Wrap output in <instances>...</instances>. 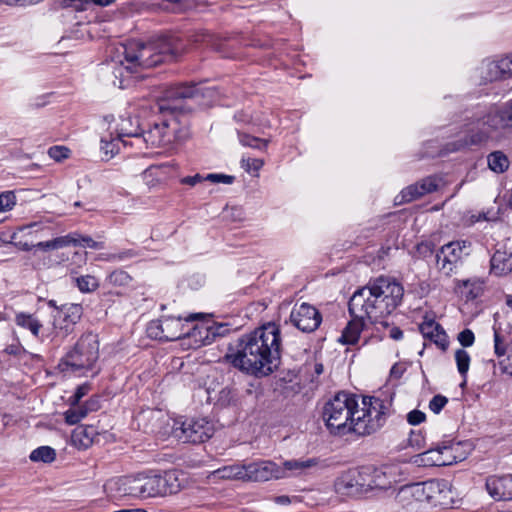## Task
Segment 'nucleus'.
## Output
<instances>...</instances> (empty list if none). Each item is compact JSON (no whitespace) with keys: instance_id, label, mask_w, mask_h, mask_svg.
<instances>
[{"instance_id":"a878e982","label":"nucleus","mask_w":512,"mask_h":512,"mask_svg":"<svg viewBox=\"0 0 512 512\" xmlns=\"http://www.w3.org/2000/svg\"><path fill=\"white\" fill-rule=\"evenodd\" d=\"M97 401H89L86 405H71V407L64 413L65 422L68 425L78 424L85 418L89 411L96 410Z\"/></svg>"},{"instance_id":"052dcab7","label":"nucleus","mask_w":512,"mask_h":512,"mask_svg":"<svg viewBox=\"0 0 512 512\" xmlns=\"http://www.w3.org/2000/svg\"><path fill=\"white\" fill-rule=\"evenodd\" d=\"M224 215L226 218H230L233 221H241L243 219V211L241 208L237 207L225 209Z\"/></svg>"},{"instance_id":"3c124183","label":"nucleus","mask_w":512,"mask_h":512,"mask_svg":"<svg viewBox=\"0 0 512 512\" xmlns=\"http://www.w3.org/2000/svg\"><path fill=\"white\" fill-rule=\"evenodd\" d=\"M69 149L64 146H53L49 148L48 155L55 161H62L69 155Z\"/></svg>"},{"instance_id":"c03bdc74","label":"nucleus","mask_w":512,"mask_h":512,"mask_svg":"<svg viewBox=\"0 0 512 512\" xmlns=\"http://www.w3.org/2000/svg\"><path fill=\"white\" fill-rule=\"evenodd\" d=\"M16 204V196L12 191L0 194V213L11 210Z\"/></svg>"},{"instance_id":"4468645a","label":"nucleus","mask_w":512,"mask_h":512,"mask_svg":"<svg viewBox=\"0 0 512 512\" xmlns=\"http://www.w3.org/2000/svg\"><path fill=\"white\" fill-rule=\"evenodd\" d=\"M246 482L279 480L283 476L280 466L270 460H259L246 464Z\"/></svg>"},{"instance_id":"7c9ffc66","label":"nucleus","mask_w":512,"mask_h":512,"mask_svg":"<svg viewBox=\"0 0 512 512\" xmlns=\"http://www.w3.org/2000/svg\"><path fill=\"white\" fill-rule=\"evenodd\" d=\"M95 434L96 431L92 426H79L73 431L72 440L75 444L78 443L81 447L87 448L92 444Z\"/></svg>"},{"instance_id":"13d9d810","label":"nucleus","mask_w":512,"mask_h":512,"mask_svg":"<svg viewBox=\"0 0 512 512\" xmlns=\"http://www.w3.org/2000/svg\"><path fill=\"white\" fill-rule=\"evenodd\" d=\"M263 164L264 163L261 159H242V167H244L246 171H257L263 166Z\"/></svg>"},{"instance_id":"6e6552de","label":"nucleus","mask_w":512,"mask_h":512,"mask_svg":"<svg viewBox=\"0 0 512 512\" xmlns=\"http://www.w3.org/2000/svg\"><path fill=\"white\" fill-rule=\"evenodd\" d=\"M471 253V243L466 240L451 241L436 253V266L443 275L450 277L462 266Z\"/></svg>"},{"instance_id":"a211bd4d","label":"nucleus","mask_w":512,"mask_h":512,"mask_svg":"<svg viewBox=\"0 0 512 512\" xmlns=\"http://www.w3.org/2000/svg\"><path fill=\"white\" fill-rule=\"evenodd\" d=\"M167 127L168 124L165 117L160 122H154L148 130H141L140 144L146 143L150 147L171 144V137L168 134Z\"/></svg>"},{"instance_id":"9b49d317","label":"nucleus","mask_w":512,"mask_h":512,"mask_svg":"<svg viewBox=\"0 0 512 512\" xmlns=\"http://www.w3.org/2000/svg\"><path fill=\"white\" fill-rule=\"evenodd\" d=\"M175 436L184 442L202 443L210 439L214 433L213 424L204 418L184 421L174 430Z\"/></svg>"},{"instance_id":"bb28decb","label":"nucleus","mask_w":512,"mask_h":512,"mask_svg":"<svg viewBox=\"0 0 512 512\" xmlns=\"http://www.w3.org/2000/svg\"><path fill=\"white\" fill-rule=\"evenodd\" d=\"M440 460H441V466H448L452 465L453 463H456L458 461H461L464 459V457L458 456L456 452L460 448L459 442H443L442 444L437 445Z\"/></svg>"},{"instance_id":"6ab92c4d","label":"nucleus","mask_w":512,"mask_h":512,"mask_svg":"<svg viewBox=\"0 0 512 512\" xmlns=\"http://www.w3.org/2000/svg\"><path fill=\"white\" fill-rule=\"evenodd\" d=\"M439 179L428 176L402 190V201L411 202L438 189Z\"/></svg>"},{"instance_id":"e2e57ef3","label":"nucleus","mask_w":512,"mask_h":512,"mask_svg":"<svg viewBox=\"0 0 512 512\" xmlns=\"http://www.w3.org/2000/svg\"><path fill=\"white\" fill-rule=\"evenodd\" d=\"M35 247L44 251L55 250V244L53 242V239L49 241L38 242L35 244Z\"/></svg>"},{"instance_id":"37998d69","label":"nucleus","mask_w":512,"mask_h":512,"mask_svg":"<svg viewBox=\"0 0 512 512\" xmlns=\"http://www.w3.org/2000/svg\"><path fill=\"white\" fill-rule=\"evenodd\" d=\"M162 328V319L151 321L147 326V334L150 338L164 341L165 335Z\"/></svg>"},{"instance_id":"412c9836","label":"nucleus","mask_w":512,"mask_h":512,"mask_svg":"<svg viewBox=\"0 0 512 512\" xmlns=\"http://www.w3.org/2000/svg\"><path fill=\"white\" fill-rule=\"evenodd\" d=\"M152 45L157 47L156 54L163 58V62L174 60L183 51L181 41L173 36H163Z\"/></svg>"},{"instance_id":"de8ad7c7","label":"nucleus","mask_w":512,"mask_h":512,"mask_svg":"<svg viewBox=\"0 0 512 512\" xmlns=\"http://www.w3.org/2000/svg\"><path fill=\"white\" fill-rule=\"evenodd\" d=\"M137 255H138V253L135 250L128 249V250H124V251H121V252H118V253L108 254L105 259L107 261L120 262V261H124V260H127V259L134 258Z\"/></svg>"},{"instance_id":"f03ea898","label":"nucleus","mask_w":512,"mask_h":512,"mask_svg":"<svg viewBox=\"0 0 512 512\" xmlns=\"http://www.w3.org/2000/svg\"><path fill=\"white\" fill-rule=\"evenodd\" d=\"M224 359L233 367L251 375H269L279 365L282 337L278 325L269 322L242 335L235 349Z\"/></svg>"},{"instance_id":"cd10ccee","label":"nucleus","mask_w":512,"mask_h":512,"mask_svg":"<svg viewBox=\"0 0 512 512\" xmlns=\"http://www.w3.org/2000/svg\"><path fill=\"white\" fill-rule=\"evenodd\" d=\"M59 312L63 316V321L67 323L65 327L66 333H70L72 331L71 326L81 319L83 308L80 304H64L59 308Z\"/></svg>"},{"instance_id":"338daca9","label":"nucleus","mask_w":512,"mask_h":512,"mask_svg":"<svg viewBox=\"0 0 512 512\" xmlns=\"http://www.w3.org/2000/svg\"><path fill=\"white\" fill-rule=\"evenodd\" d=\"M15 245L20 249V250H23V251H30L32 248L35 247V244L31 243L29 244L28 242L26 241H17L15 242Z\"/></svg>"},{"instance_id":"5fc2aeb1","label":"nucleus","mask_w":512,"mask_h":512,"mask_svg":"<svg viewBox=\"0 0 512 512\" xmlns=\"http://www.w3.org/2000/svg\"><path fill=\"white\" fill-rule=\"evenodd\" d=\"M425 419V413L417 409L412 410L407 414V421L410 425H419L423 423Z\"/></svg>"},{"instance_id":"ea45409f","label":"nucleus","mask_w":512,"mask_h":512,"mask_svg":"<svg viewBox=\"0 0 512 512\" xmlns=\"http://www.w3.org/2000/svg\"><path fill=\"white\" fill-rule=\"evenodd\" d=\"M131 276L124 270L117 269L109 274L107 281L113 286H126L131 282Z\"/></svg>"},{"instance_id":"20e7f679","label":"nucleus","mask_w":512,"mask_h":512,"mask_svg":"<svg viewBox=\"0 0 512 512\" xmlns=\"http://www.w3.org/2000/svg\"><path fill=\"white\" fill-rule=\"evenodd\" d=\"M403 294L404 288L395 279L380 276L353 293L348 303L349 314L376 323L400 305Z\"/></svg>"},{"instance_id":"69168bd1","label":"nucleus","mask_w":512,"mask_h":512,"mask_svg":"<svg viewBox=\"0 0 512 512\" xmlns=\"http://www.w3.org/2000/svg\"><path fill=\"white\" fill-rule=\"evenodd\" d=\"M403 369L399 364H394L390 370V374L394 378H400L402 376Z\"/></svg>"},{"instance_id":"bf43d9fd","label":"nucleus","mask_w":512,"mask_h":512,"mask_svg":"<svg viewBox=\"0 0 512 512\" xmlns=\"http://www.w3.org/2000/svg\"><path fill=\"white\" fill-rule=\"evenodd\" d=\"M79 246H87L92 249H102L104 247V243L94 241L91 237L83 236L80 234V245Z\"/></svg>"},{"instance_id":"4d7b16f0","label":"nucleus","mask_w":512,"mask_h":512,"mask_svg":"<svg viewBox=\"0 0 512 512\" xmlns=\"http://www.w3.org/2000/svg\"><path fill=\"white\" fill-rule=\"evenodd\" d=\"M89 389L90 387L87 384L79 386L76 389L75 394L70 398V404L73 406L77 405L79 401L82 399V397H84L88 393Z\"/></svg>"},{"instance_id":"680f3d73","label":"nucleus","mask_w":512,"mask_h":512,"mask_svg":"<svg viewBox=\"0 0 512 512\" xmlns=\"http://www.w3.org/2000/svg\"><path fill=\"white\" fill-rule=\"evenodd\" d=\"M203 180H206L204 177H202L200 174H195L193 176H186L181 179L182 184L195 186L196 184L202 182Z\"/></svg>"},{"instance_id":"72a5a7b5","label":"nucleus","mask_w":512,"mask_h":512,"mask_svg":"<svg viewBox=\"0 0 512 512\" xmlns=\"http://www.w3.org/2000/svg\"><path fill=\"white\" fill-rule=\"evenodd\" d=\"M489 168L496 173H503L509 167V160L502 151H494L487 157Z\"/></svg>"},{"instance_id":"2f4dec72","label":"nucleus","mask_w":512,"mask_h":512,"mask_svg":"<svg viewBox=\"0 0 512 512\" xmlns=\"http://www.w3.org/2000/svg\"><path fill=\"white\" fill-rule=\"evenodd\" d=\"M15 322L18 326L28 329L34 336H38L42 324L32 314L18 313L15 316Z\"/></svg>"},{"instance_id":"f3484780","label":"nucleus","mask_w":512,"mask_h":512,"mask_svg":"<svg viewBox=\"0 0 512 512\" xmlns=\"http://www.w3.org/2000/svg\"><path fill=\"white\" fill-rule=\"evenodd\" d=\"M486 489L496 501L512 500V475L490 476L486 480Z\"/></svg>"},{"instance_id":"8fccbe9b","label":"nucleus","mask_w":512,"mask_h":512,"mask_svg":"<svg viewBox=\"0 0 512 512\" xmlns=\"http://www.w3.org/2000/svg\"><path fill=\"white\" fill-rule=\"evenodd\" d=\"M448 399L443 395H435L429 402V408L430 410L438 414L441 412V410L444 408V406L447 404Z\"/></svg>"},{"instance_id":"9d476101","label":"nucleus","mask_w":512,"mask_h":512,"mask_svg":"<svg viewBox=\"0 0 512 512\" xmlns=\"http://www.w3.org/2000/svg\"><path fill=\"white\" fill-rule=\"evenodd\" d=\"M143 498H152L175 494L179 491V483L174 472L164 475H142Z\"/></svg>"},{"instance_id":"0e129e2a","label":"nucleus","mask_w":512,"mask_h":512,"mask_svg":"<svg viewBox=\"0 0 512 512\" xmlns=\"http://www.w3.org/2000/svg\"><path fill=\"white\" fill-rule=\"evenodd\" d=\"M389 337L393 340H401L403 338V331L399 327H392L389 332Z\"/></svg>"},{"instance_id":"58836bf2","label":"nucleus","mask_w":512,"mask_h":512,"mask_svg":"<svg viewBox=\"0 0 512 512\" xmlns=\"http://www.w3.org/2000/svg\"><path fill=\"white\" fill-rule=\"evenodd\" d=\"M75 281L79 290L84 293L93 292L99 286L98 280L92 275L77 277Z\"/></svg>"},{"instance_id":"b1692460","label":"nucleus","mask_w":512,"mask_h":512,"mask_svg":"<svg viewBox=\"0 0 512 512\" xmlns=\"http://www.w3.org/2000/svg\"><path fill=\"white\" fill-rule=\"evenodd\" d=\"M164 331V341H175L180 338L190 336V329H185V324L181 317L162 318Z\"/></svg>"},{"instance_id":"1a4fd4ad","label":"nucleus","mask_w":512,"mask_h":512,"mask_svg":"<svg viewBox=\"0 0 512 512\" xmlns=\"http://www.w3.org/2000/svg\"><path fill=\"white\" fill-rule=\"evenodd\" d=\"M157 47L152 43L130 42L124 47L125 68L136 72L137 68H151L163 63V58L156 54Z\"/></svg>"},{"instance_id":"c9c22d12","label":"nucleus","mask_w":512,"mask_h":512,"mask_svg":"<svg viewBox=\"0 0 512 512\" xmlns=\"http://www.w3.org/2000/svg\"><path fill=\"white\" fill-rule=\"evenodd\" d=\"M131 125L130 118L122 119L121 124L118 129L117 136L121 139L125 138H134L137 145H140L141 141V129L137 126L135 128L127 127Z\"/></svg>"},{"instance_id":"2eb2a0df","label":"nucleus","mask_w":512,"mask_h":512,"mask_svg":"<svg viewBox=\"0 0 512 512\" xmlns=\"http://www.w3.org/2000/svg\"><path fill=\"white\" fill-rule=\"evenodd\" d=\"M107 487L118 497L143 498L142 475L125 476L108 482Z\"/></svg>"},{"instance_id":"473e14b6","label":"nucleus","mask_w":512,"mask_h":512,"mask_svg":"<svg viewBox=\"0 0 512 512\" xmlns=\"http://www.w3.org/2000/svg\"><path fill=\"white\" fill-rule=\"evenodd\" d=\"M121 144L123 146H126L128 144V141L126 139H121L118 136L113 137L112 135H110L109 139H101V150L103 151L107 159H110L119 152Z\"/></svg>"},{"instance_id":"49530a36","label":"nucleus","mask_w":512,"mask_h":512,"mask_svg":"<svg viewBox=\"0 0 512 512\" xmlns=\"http://www.w3.org/2000/svg\"><path fill=\"white\" fill-rule=\"evenodd\" d=\"M214 41L215 36L208 31H201L193 36V42L216 48Z\"/></svg>"},{"instance_id":"f8f14e48","label":"nucleus","mask_w":512,"mask_h":512,"mask_svg":"<svg viewBox=\"0 0 512 512\" xmlns=\"http://www.w3.org/2000/svg\"><path fill=\"white\" fill-rule=\"evenodd\" d=\"M362 472L365 478V490L389 489L398 481L397 466L363 467Z\"/></svg>"},{"instance_id":"a19ab883","label":"nucleus","mask_w":512,"mask_h":512,"mask_svg":"<svg viewBox=\"0 0 512 512\" xmlns=\"http://www.w3.org/2000/svg\"><path fill=\"white\" fill-rule=\"evenodd\" d=\"M53 242L55 244V250L63 248V247H67L70 245L78 246V245H80V234L77 232H73V233L67 234L65 236H60V237L54 238Z\"/></svg>"},{"instance_id":"603ef678","label":"nucleus","mask_w":512,"mask_h":512,"mask_svg":"<svg viewBox=\"0 0 512 512\" xmlns=\"http://www.w3.org/2000/svg\"><path fill=\"white\" fill-rule=\"evenodd\" d=\"M494 351L498 357H501L506 353L504 339L497 329H494Z\"/></svg>"},{"instance_id":"79ce46f5","label":"nucleus","mask_w":512,"mask_h":512,"mask_svg":"<svg viewBox=\"0 0 512 512\" xmlns=\"http://www.w3.org/2000/svg\"><path fill=\"white\" fill-rule=\"evenodd\" d=\"M238 136L239 141L243 146H248L256 149H263L268 144L267 140L254 137L246 133H239Z\"/></svg>"},{"instance_id":"e433bc0d","label":"nucleus","mask_w":512,"mask_h":512,"mask_svg":"<svg viewBox=\"0 0 512 512\" xmlns=\"http://www.w3.org/2000/svg\"><path fill=\"white\" fill-rule=\"evenodd\" d=\"M56 452L49 446H41L34 449L29 458L32 462L51 463L55 460Z\"/></svg>"},{"instance_id":"dca6fc26","label":"nucleus","mask_w":512,"mask_h":512,"mask_svg":"<svg viewBox=\"0 0 512 512\" xmlns=\"http://www.w3.org/2000/svg\"><path fill=\"white\" fill-rule=\"evenodd\" d=\"M365 478L361 470H349L334 483L335 491L341 495H353L365 490Z\"/></svg>"},{"instance_id":"c85d7f7f","label":"nucleus","mask_w":512,"mask_h":512,"mask_svg":"<svg viewBox=\"0 0 512 512\" xmlns=\"http://www.w3.org/2000/svg\"><path fill=\"white\" fill-rule=\"evenodd\" d=\"M438 448H431L411 458V462L418 467L441 466Z\"/></svg>"},{"instance_id":"39448f33","label":"nucleus","mask_w":512,"mask_h":512,"mask_svg":"<svg viewBox=\"0 0 512 512\" xmlns=\"http://www.w3.org/2000/svg\"><path fill=\"white\" fill-rule=\"evenodd\" d=\"M512 130V100L502 107L477 106L465 111L463 117L464 136L448 144V150L458 151L488 141L493 135Z\"/></svg>"},{"instance_id":"ddd939ff","label":"nucleus","mask_w":512,"mask_h":512,"mask_svg":"<svg viewBox=\"0 0 512 512\" xmlns=\"http://www.w3.org/2000/svg\"><path fill=\"white\" fill-rule=\"evenodd\" d=\"M290 321L300 331L310 333L320 326L322 315L316 307L304 302L293 307Z\"/></svg>"},{"instance_id":"0eeeda50","label":"nucleus","mask_w":512,"mask_h":512,"mask_svg":"<svg viewBox=\"0 0 512 512\" xmlns=\"http://www.w3.org/2000/svg\"><path fill=\"white\" fill-rule=\"evenodd\" d=\"M99 359L98 336L91 332L83 334L59 363L62 372L85 374L93 370Z\"/></svg>"},{"instance_id":"5701e85b","label":"nucleus","mask_w":512,"mask_h":512,"mask_svg":"<svg viewBox=\"0 0 512 512\" xmlns=\"http://www.w3.org/2000/svg\"><path fill=\"white\" fill-rule=\"evenodd\" d=\"M317 464L318 460L316 458L292 459L284 461L283 465L280 466V470L283 471V476H281V479L304 475L309 469L315 467Z\"/></svg>"},{"instance_id":"423d86ee","label":"nucleus","mask_w":512,"mask_h":512,"mask_svg":"<svg viewBox=\"0 0 512 512\" xmlns=\"http://www.w3.org/2000/svg\"><path fill=\"white\" fill-rule=\"evenodd\" d=\"M454 496L452 486L447 480L431 479L402 486L396 495V499L403 505H409L412 501H417L449 508L454 504Z\"/></svg>"},{"instance_id":"f704fd0d","label":"nucleus","mask_w":512,"mask_h":512,"mask_svg":"<svg viewBox=\"0 0 512 512\" xmlns=\"http://www.w3.org/2000/svg\"><path fill=\"white\" fill-rule=\"evenodd\" d=\"M481 77L485 82L504 80L496 60L488 61L481 68Z\"/></svg>"},{"instance_id":"4c0bfd02","label":"nucleus","mask_w":512,"mask_h":512,"mask_svg":"<svg viewBox=\"0 0 512 512\" xmlns=\"http://www.w3.org/2000/svg\"><path fill=\"white\" fill-rule=\"evenodd\" d=\"M455 360H456L458 372L464 378L461 386H464L466 384V375L468 373L470 361H471L470 355L468 354V352L466 350L458 349L455 352Z\"/></svg>"},{"instance_id":"aec40b11","label":"nucleus","mask_w":512,"mask_h":512,"mask_svg":"<svg viewBox=\"0 0 512 512\" xmlns=\"http://www.w3.org/2000/svg\"><path fill=\"white\" fill-rule=\"evenodd\" d=\"M423 337L434 342L442 350L448 347V337L444 329L434 319L425 317L419 326Z\"/></svg>"},{"instance_id":"393cba45","label":"nucleus","mask_w":512,"mask_h":512,"mask_svg":"<svg viewBox=\"0 0 512 512\" xmlns=\"http://www.w3.org/2000/svg\"><path fill=\"white\" fill-rule=\"evenodd\" d=\"M366 325V320L359 319L355 317H351V320L348 322L345 327L340 340L344 344L354 345L358 342L361 331L364 329Z\"/></svg>"},{"instance_id":"f257e3e1","label":"nucleus","mask_w":512,"mask_h":512,"mask_svg":"<svg viewBox=\"0 0 512 512\" xmlns=\"http://www.w3.org/2000/svg\"><path fill=\"white\" fill-rule=\"evenodd\" d=\"M391 400L375 396L359 398L339 392L323 407L322 416L331 433L369 436L379 431L392 411Z\"/></svg>"},{"instance_id":"774afa93","label":"nucleus","mask_w":512,"mask_h":512,"mask_svg":"<svg viewBox=\"0 0 512 512\" xmlns=\"http://www.w3.org/2000/svg\"><path fill=\"white\" fill-rule=\"evenodd\" d=\"M422 440L419 438V435L414 438V431H411L410 437H409V444L412 447H421Z\"/></svg>"},{"instance_id":"4be33fe9","label":"nucleus","mask_w":512,"mask_h":512,"mask_svg":"<svg viewBox=\"0 0 512 512\" xmlns=\"http://www.w3.org/2000/svg\"><path fill=\"white\" fill-rule=\"evenodd\" d=\"M490 272L496 276H505L512 272V250L498 248L490 260Z\"/></svg>"},{"instance_id":"a18cd8bd","label":"nucleus","mask_w":512,"mask_h":512,"mask_svg":"<svg viewBox=\"0 0 512 512\" xmlns=\"http://www.w3.org/2000/svg\"><path fill=\"white\" fill-rule=\"evenodd\" d=\"M504 80L512 77V54L496 60Z\"/></svg>"},{"instance_id":"6e6d98bb","label":"nucleus","mask_w":512,"mask_h":512,"mask_svg":"<svg viewBox=\"0 0 512 512\" xmlns=\"http://www.w3.org/2000/svg\"><path fill=\"white\" fill-rule=\"evenodd\" d=\"M205 179L213 183L232 184L235 178L225 174H208Z\"/></svg>"},{"instance_id":"09e8293b","label":"nucleus","mask_w":512,"mask_h":512,"mask_svg":"<svg viewBox=\"0 0 512 512\" xmlns=\"http://www.w3.org/2000/svg\"><path fill=\"white\" fill-rule=\"evenodd\" d=\"M91 4L90 0H61L59 5L61 8H73L76 11L86 10L87 5Z\"/></svg>"},{"instance_id":"7ed1b4c3","label":"nucleus","mask_w":512,"mask_h":512,"mask_svg":"<svg viewBox=\"0 0 512 512\" xmlns=\"http://www.w3.org/2000/svg\"><path fill=\"white\" fill-rule=\"evenodd\" d=\"M214 88L201 87L194 83H179L167 88L158 102V109L162 114L168 113L167 130L172 142L185 141L190 137L187 121L184 119L194 107L189 102L197 105H207L208 101L216 96Z\"/></svg>"},{"instance_id":"864d4df0","label":"nucleus","mask_w":512,"mask_h":512,"mask_svg":"<svg viewBox=\"0 0 512 512\" xmlns=\"http://www.w3.org/2000/svg\"><path fill=\"white\" fill-rule=\"evenodd\" d=\"M458 341L463 347H470L475 341L474 333L470 329H464L458 334Z\"/></svg>"},{"instance_id":"c756f323","label":"nucleus","mask_w":512,"mask_h":512,"mask_svg":"<svg viewBox=\"0 0 512 512\" xmlns=\"http://www.w3.org/2000/svg\"><path fill=\"white\" fill-rule=\"evenodd\" d=\"M218 474L223 479L241 480L246 482V464H233L219 469Z\"/></svg>"}]
</instances>
